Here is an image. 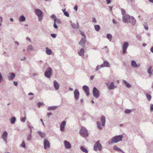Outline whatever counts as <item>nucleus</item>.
Instances as JSON below:
<instances>
[{"mask_svg": "<svg viewBox=\"0 0 153 153\" xmlns=\"http://www.w3.org/2000/svg\"><path fill=\"white\" fill-rule=\"evenodd\" d=\"M123 21L126 23H131L133 25H135L136 22L135 19L133 17L130 16L129 15H126V16L123 15Z\"/></svg>", "mask_w": 153, "mask_h": 153, "instance_id": "nucleus-1", "label": "nucleus"}, {"mask_svg": "<svg viewBox=\"0 0 153 153\" xmlns=\"http://www.w3.org/2000/svg\"><path fill=\"white\" fill-rule=\"evenodd\" d=\"M123 136L122 135L116 136L112 138L109 141L108 144H111L114 143H117L122 140Z\"/></svg>", "mask_w": 153, "mask_h": 153, "instance_id": "nucleus-2", "label": "nucleus"}, {"mask_svg": "<svg viewBox=\"0 0 153 153\" xmlns=\"http://www.w3.org/2000/svg\"><path fill=\"white\" fill-rule=\"evenodd\" d=\"M34 12L38 17L39 21V22H41L43 16V12L40 10L38 9H35Z\"/></svg>", "mask_w": 153, "mask_h": 153, "instance_id": "nucleus-3", "label": "nucleus"}, {"mask_svg": "<svg viewBox=\"0 0 153 153\" xmlns=\"http://www.w3.org/2000/svg\"><path fill=\"white\" fill-rule=\"evenodd\" d=\"M80 134L84 137H86L88 136L87 130L85 128L82 127L79 131Z\"/></svg>", "mask_w": 153, "mask_h": 153, "instance_id": "nucleus-4", "label": "nucleus"}, {"mask_svg": "<svg viewBox=\"0 0 153 153\" xmlns=\"http://www.w3.org/2000/svg\"><path fill=\"white\" fill-rule=\"evenodd\" d=\"M52 73V70L51 68L48 67L44 75L45 77L50 78Z\"/></svg>", "mask_w": 153, "mask_h": 153, "instance_id": "nucleus-5", "label": "nucleus"}, {"mask_svg": "<svg viewBox=\"0 0 153 153\" xmlns=\"http://www.w3.org/2000/svg\"><path fill=\"white\" fill-rule=\"evenodd\" d=\"M92 92L93 95L95 97L97 98L99 97L100 95V92L95 87L93 88Z\"/></svg>", "mask_w": 153, "mask_h": 153, "instance_id": "nucleus-6", "label": "nucleus"}, {"mask_svg": "<svg viewBox=\"0 0 153 153\" xmlns=\"http://www.w3.org/2000/svg\"><path fill=\"white\" fill-rule=\"evenodd\" d=\"M97 148L100 151H101L102 149V145L99 143V141H97L94 146V150L96 151L97 150Z\"/></svg>", "mask_w": 153, "mask_h": 153, "instance_id": "nucleus-7", "label": "nucleus"}, {"mask_svg": "<svg viewBox=\"0 0 153 153\" xmlns=\"http://www.w3.org/2000/svg\"><path fill=\"white\" fill-rule=\"evenodd\" d=\"M106 86L108 87V89L110 90L114 89L115 88H117V87L114 85L113 82H109L106 83Z\"/></svg>", "mask_w": 153, "mask_h": 153, "instance_id": "nucleus-8", "label": "nucleus"}, {"mask_svg": "<svg viewBox=\"0 0 153 153\" xmlns=\"http://www.w3.org/2000/svg\"><path fill=\"white\" fill-rule=\"evenodd\" d=\"M129 45L128 43L127 42H125L124 43L123 46V54H125L126 53V50Z\"/></svg>", "mask_w": 153, "mask_h": 153, "instance_id": "nucleus-9", "label": "nucleus"}, {"mask_svg": "<svg viewBox=\"0 0 153 153\" xmlns=\"http://www.w3.org/2000/svg\"><path fill=\"white\" fill-rule=\"evenodd\" d=\"M44 148L46 149L47 148H50V143L47 138H45L44 141Z\"/></svg>", "mask_w": 153, "mask_h": 153, "instance_id": "nucleus-10", "label": "nucleus"}, {"mask_svg": "<svg viewBox=\"0 0 153 153\" xmlns=\"http://www.w3.org/2000/svg\"><path fill=\"white\" fill-rule=\"evenodd\" d=\"M86 38H82L80 42H79V44L82 46V47H84L85 46L86 42Z\"/></svg>", "mask_w": 153, "mask_h": 153, "instance_id": "nucleus-11", "label": "nucleus"}, {"mask_svg": "<svg viewBox=\"0 0 153 153\" xmlns=\"http://www.w3.org/2000/svg\"><path fill=\"white\" fill-rule=\"evenodd\" d=\"M74 97L76 100H78L79 99V93L77 89H76L74 92Z\"/></svg>", "mask_w": 153, "mask_h": 153, "instance_id": "nucleus-12", "label": "nucleus"}, {"mask_svg": "<svg viewBox=\"0 0 153 153\" xmlns=\"http://www.w3.org/2000/svg\"><path fill=\"white\" fill-rule=\"evenodd\" d=\"M66 121L65 120L63 121L60 124V130L62 131H64L65 130V127L66 126Z\"/></svg>", "mask_w": 153, "mask_h": 153, "instance_id": "nucleus-13", "label": "nucleus"}, {"mask_svg": "<svg viewBox=\"0 0 153 153\" xmlns=\"http://www.w3.org/2000/svg\"><path fill=\"white\" fill-rule=\"evenodd\" d=\"M8 134L6 131H4L2 134L1 138L4 140L5 142L6 143H7V137Z\"/></svg>", "mask_w": 153, "mask_h": 153, "instance_id": "nucleus-14", "label": "nucleus"}, {"mask_svg": "<svg viewBox=\"0 0 153 153\" xmlns=\"http://www.w3.org/2000/svg\"><path fill=\"white\" fill-rule=\"evenodd\" d=\"M82 88L83 90L85 92L87 96H88L89 94V88L88 86H87L84 85L83 87Z\"/></svg>", "mask_w": 153, "mask_h": 153, "instance_id": "nucleus-15", "label": "nucleus"}, {"mask_svg": "<svg viewBox=\"0 0 153 153\" xmlns=\"http://www.w3.org/2000/svg\"><path fill=\"white\" fill-rule=\"evenodd\" d=\"M109 66L110 64L107 61H105L103 62V63L100 66V68H102L103 67H109Z\"/></svg>", "mask_w": 153, "mask_h": 153, "instance_id": "nucleus-16", "label": "nucleus"}, {"mask_svg": "<svg viewBox=\"0 0 153 153\" xmlns=\"http://www.w3.org/2000/svg\"><path fill=\"white\" fill-rule=\"evenodd\" d=\"M64 145L65 147L67 149H69L71 147L70 143L66 140L64 141Z\"/></svg>", "mask_w": 153, "mask_h": 153, "instance_id": "nucleus-17", "label": "nucleus"}, {"mask_svg": "<svg viewBox=\"0 0 153 153\" xmlns=\"http://www.w3.org/2000/svg\"><path fill=\"white\" fill-rule=\"evenodd\" d=\"M53 86L56 90H58L59 89V85L55 80L53 81Z\"/></svg>", "mask_w": 153, "mask_h": 153, "instance_id": "nucleus-18", "label": "nucleus"}, {"mask_svg": "<svg viewBox=\"0 0 153 153\" xmlns=\"http://www.w3.org/2000/svg\"><path fill=\"white\" fill-rule=\"evenodd\" d=\"M15 75L14 73H10V76H8V79L9 80H11L13 79L15 77Z\"/></svg>", "mask_w": 153, "mask_h": 153, "instance_id": "nucleus-19", "label": "nucleus"}, {"mask_svg": "<svg viewBox=\"0 0 153 153\" xmlns=\"http://www.w3.org/2000/svg\"><path fill=\"white\" fill-rule=\"evenodd\" d=\"M131 65L134 68L136 67H139L140 66V64H139L138 65L137 64L135 61L134 60H132L131 62Z\"/></svg>", "mask_w": 153, "mask_h": 153, "instance_id": "nucleus-20", "label": "nucleus"}, {"mask_svg": "<svg viewBox=\"0 0 153 153\" xmlns=\"http://www.w3.org/2000/svg\"><path fill=\"white\" fill-rule=\"evenodd\" d=\"M101 121L102 123V125L103 126H105V118L104 116L102 115L101 118Z\"/></svg>", "mask_w": 153, "mask_h": 153, "instance_id": "nucleus-21", "label": "nucleus"}, {"mask_svg": "<svg viewBox=\"0 0 153 153\" xmlns=\"http://www.w3.org/2000/svg\"><path fill=\"white\" fill-rule=\"evenodd\" d=\"M25 18L23 15L21 16L19 18V21L20 22H24L25 21Z\"/></svg>", "mask_w": 153, "mask_h": 153, "instance_id": "nucleus-22", "label": "nucleus"}, {"mask_svg": "<svg viewBox=\"0 0 153 153\" xmlns=\"http://www.w3.org/2000/svg\"><path fill=\"white\" fill-rule=\"evenodd\" d=\"M46 53L48 55H50L51 54L52 52L50 49L47 47L46 48Z\"/></svg>", "mask_w": 153, "mask_h": 153, "instance_id": "nucleus-23", "label": "nucleus"}, {"mask_svg": "<svg viewBox=\"0 0 153 153\" xmlns=\"http://www.w3.org/2000/svg\"><path fill=\"white\" fill-rule=\"evenodd\" d=\"M58 107V106H53L49 107L48 108V110H53L56 109Z\"/></svg>", "mask_w": 153, "mask_h": 153, "instance_id": "nucleus-24", "label": "nucleus"}, {"mask_svg": "<svg viewBox=\"0 0 153 153\" xmlns=\"http://www.w3.org/2000/svg\"><path fill=\"white\" fill-rule=\"evenodd\" d=\"M16 118L15 117H11L10 119L11 123L12 124L14 123L16 121Z\"/></svg>", "mask_w": 153, "mask_h": 153, "instance_id": "nucleus-25", "label": "nucleus"}, {"mask_svg": "<svg viewBox=\"0 0 153 153\" xmlns=\"http://www.w3.org/2000/svg\"><path fill=\"white\" fill-rule=\"evenodd\" d=\"M84 50L83 48L81 49L80 51L78 52L80 56H84Z\"/></svg>", "mask_w": 153, "mask_h": 153, "instance_id": "nucleus-26", "label": "nucleus"}, {"mask_svg": "<svg viewBox=\"0 0 153 153\" xmlns=\"http://www.w3.org/2000/svg\"><path fill=\"white\" fill-rule=\"evenodd\" d=\"M80 149L82 152L85 153H88V151L87 149L85 148L83 146H81L80 147Z\"/></svg>", "mask_w": 153, "mask_h": 153, "instance_id": "nucleus-27", "label": "nucleus"}, {"mask_svg": "<svg viewBox=\"0 0 153 153\" xmlns=\"http://www.w3.org/2000/svg\"><path fill=\"white\" fill-rule=\"evenodd\" d=\"M38 133L39 134L42 138H44L45 137V134L44 133L40 131H38Z\"/></svg>", "mask_w": 153, "mask_h": 153, "instance_id": "nucleus-28", "label": "nucleus"}, {"mask_svg": "<svg viewBox=\"0 0 153 153\" xmlns=\"http://www.w3.org/2000/svg\"><path fill=\"white\" fill-rule=\"evenodd\" d=\"M106 37L110 41H111L112 39V35L110 34H107L106 35Z\"/></svg>", "mask_w": 153, "mask_h": 153, "instance_id": "nucleus-29", "label": "nucleus"}, {"mask_svg": "<svg viewBox=\"0 0 153 153\" xmlns=\"http://www.w3.org/2000/svg\"><path fill=\"white\" fill-rule=\"evenodd\" d=\"M123 82V83L125 84L127 87L128 88H129L131 87V85L129 83H128L126 80H124Z\"/></svg>", "mask_w": 153, "mask_h": 153, "instance_id": "nucleus-30", "label": "nucleus"}, {"mask_svg": "<svg viewBox=\"0 0 153 153\" xmlns=\"http://www.w3.org/2000/svg\"><path fill=\"white\" fill-rule=\"evenodd\" d=\"M94 27L95 30L97 31H98L100 29V27L99 25H96L94 26Z\"/></svg>", "mask_w": 153, "mask_h": 153, "instance_id": "nucleus-31", "label": "nucleus"}, {"mask_svg": "<svg viewBox=\"0 0 153 153\" xmlns=\"http://www.w3.org/2000/svg\"><path fill=\"white\" fill-rule=\"evenodd\" d=\"M34 50V48L31 45H30L28 46V48H27V51L30 50L32 51Z\"/></svg>", "mask_w": 153, "mask_h": 153, "instance_id": "nucleus-32", "label": "nucleus"}, {"mask_svg": "<svg viewBox=\"0 0 153 153\" xmlns=\"http://www.w3.org/2000/svg\"><path fill=\"white\" fill-rule=\"evenodd\" d=\"M114 149L115 151H117L119 152H122V150L121 149L118 148L116 146H115L114 147Z\"/></svg>", "mask_w": 153, "mask_h": 153, "instance_id": "nucleus-33", "label": "nucleus"}, {"mask_svg": "<svg viewBox=\"0 0 153 153\" xmlns=\"http://www.w3.org/2000/svg\"><path fill=\"white\" fill-rule=\"evenodd\" d=\"M152 66H150L148 68V70H147V72L148 73L150 74H152V73L151 71V70H152Z\"/></svg>", "mask_w": 153, "mask_h": 153, "instance_id": "nucleus-34", "label": "nucleus"}, {"mask_svg": "<svg viewBox=\"0 0 153 153\" xmlns=\"http://www.w3.org/2000/svg\"><path fill=\"white\" fill-rule=\"evenodd\" d=\"M97 126L99 129H101L102 128V127L100 126V122L97 121Z\"/></svg>", "mask_w": 153, "mask_h": 153, "instance_id": "nucleus-35", "label": "nucleus"}, {"mask_svg": "<svg viewBox=\"0 0 153 153\" xmlns=\"http://www.w3.org/2000/svg\"><path fill=\"white\" fill-rule=\"evenodd\" d=\"M136 38L138 40L141 41L142 40L141 36L140 34H137L136 35Z\"/></svg>", "mask_w": 153, "mask_h": 153, "instance_id": "nucleus-36", "label": "nucleus"}, {"mask_svg": "<svg viewBox=\"0 0 153 153\" xmlns=\"http://www.w3.org/2000/svg\"><path fill=\"white\" fill-rule=\"evenodd\" d=\"M72 27L74 29H77L78 27H77L76 25L75 24H71Z\"/></svg>", "mask_w": 153, "mask_h": 153, "instance_id": "nucleus-37", "label": "nucleus"}, {"mask_svg": "<svg viewBox=\"0 0 153 153\" xmlns=\"http://www.w3.org/2000/svg\"><path fill=\"white\" fill-rule=\"evenodd\" d=\"M146 97L148 99V100L149 101H150L151 100L152 98L151 96L148 94H146Z\"/></svg>", "mask_w": 153, "mask_h": 153, "instance_id": "nucleus-38", "label": "nucleus"}, {"mask_svg": "<svg viewBox=\"0 0 153 153\" xmlns=\"http://www.w3.org/2000/svg\"><path fill=\"white\" fill-rule=\"evenodd\" d=\"M20 146L23 148H25L26 147V145L24 141H22V143L20 145Z\"/></svg>", "mask_w": 153, "mask_h": 153, "instance_id": "nucleus-39", "label": "nucleus"}, {"mask_svg": "<svg viewBox=\"0 0 153 153\" xmlns=\"http://www.w3.org/2000/svg\"><path fill=\"white\" fill-rule=\"evenodd\" d=\"M80 32L81 35L84 37L83 38H86V36L85 35L84 33L83 32L81 31V30L80 31Z\"/></svg>", "mask_w": 153, "mask_h": 153, "instance_id": "nucleus-40", "label": "nucleus"}, {"mask_svg": "<svg viewBox=\"0 0 153 153\" xmlns=\"http://www.w3.org/2000/svg\"><path fill=\"white\" fill-rule=\"evenodd\" d=\"M131 112V110L128 109H126L125 111V112L126 114H129Z\"/></svg>", "mask_w": 153, "mask_h": 153, "instance_id": "nucleus-41", "label": "nucleus"}, {"mask_svg": "<svg viewBox=\"0 0 153 153\" xmlns=\"http://www.w3.org/2000/svg\"><path fill=\"white\" fill-rule=\"evenodd\" d=\"M31 134H30L27 137V140L28 141L30 140L31 139Z\"/></svg>", "mask_w": 153, "mask_h": 153, "instance_id": "nucleus-42", "label": "nucleus"}, {"mask_svg": "<svg viewBox=\"0 0 153 153\" xmlns=\"http://www.w3.org/2000/svg\"><path fill=\"white\" fill-rule=\"evenodd\" d=\"M28 127L30 128V134H31V133L32 132V128H33V127L31 126L30 125H28Z\"/></svg>", "mask_w": 153, "mask_h": 153, "instance_id": "nucleus-43", "label": "nucleus"}, {"mask_svg": "<svg viewBox=\"0 0 153 153\" xmlns=\"http://www.w3.org/2000/svg\"><path fill=\"white\" fill-rule=\"evenodd\" d=\"M26 120V117H22L21 119V122H24Z\"/></svg>", "mask_w": 153, "mask_h": 153, "instance_id": "nucleus-44", "label": "nucleus"}, {"mask_svg": "<svg viewBox=\"0 0 153 153\" xmlns=\"http://www.w3.org/2000/svg\"><path fill=\"white\" fill-rule=\"evenodd\" d=\"M44 105V103L42 102H39L38 103V106L39 108H40V106Z\"/></svg>", "mask_w": 153, "mask_h": 153, "instance_id": "nucleus-45", "label": "nucleus"}, {"mask_svg": "<svg viewBox=\"0 0 153 153\" xmlns=\"http://www.w3.org/2000/svg\"><path fill=\"white\" fill-rule=\"evenodd\" d=\"M64 14L65 16L67 17H69V14L67 12H64Z\"/></svg>", "mask_w": 153, "mask_h": 153, "instance_id": "nucleus-46", "label": "nucleus"}, {"mask_svg": "<svg viewBox=\"0 0 153 153\" xmlns=\"http://www.w3.org/2000/svg\"><path fill=\"white\" fill-rule=\"evenodd\" d=\"M121 12L123 16L124 15V14L125 13V11L123 9H121Z\"/></svg>", "mask_w": 153, "mask_h": 153, "instance_id": "nucleus-47", "label": "nucleus"}, {"mask_svg": "<svg viewBox=\"0 0 153 153\" xmlns=\"http://www.w3.org/2000/svg\"><path fill=\"white\" fill-rule=\"evenodd\" d=\"M51 36L53 38H55L56 37V35L55 34L52 33L51 34Z\"/></svg>", "mask_w": 153, "mask_h": 153, "instance_id": "nucleus-48", "label": "nucleus"}, {"mask_svg": "<svg viewBox=\"0 0 153 153\" xmlns=\"http://www.w3.org/2000/svg\"><path fill=\"white\" fill-rule=\"evenodd\" d=\"M92 22L95 23H96L97 22L96 19L95 17L92 18Z\"/></svg>", "mask_w": 153, "mask_h": 153, "instance_id": "nucleus-49", "label": "nucleus"}, {"mask_svg": "<svg viewBox=\"0 0 153 153\" xmlns=\"http://www.w3.org/2000/svg\"><path fill=\"white\" fill-rule=\"evenodd\" d=\"M51 18L52 19H55L56 17V16L55 15L53 14V15H52L51 16Z\"/></svg>", "mask_w": 153, "mask_h": 153, "instance_id": "nucleus-50", "label": "nucleus"}, {"mask_svg": "<svg viewBox=\"0 0 153 153\" xmlns=\"http://www.w3.org/2000/svg\"><path fill=\"white\" fill-rule=\"evenodd\" d=\"M53 27L55 29H57L58 28V26L55 23H53Z\"/></svg>", "mask_w": 153, "mask_h": 153, "instance_id": "nucleus-51", "label": "nucleus"}, {"mask_svg": "<svg viewBox=\"0 0 153 153\" xmlns=\"http://www.w3.org/2000/svg\"><path fill=\"white\" fill-rule=\"evenodd\" d=\"M150 111H153V104L150 105Z\"/></svg>", "mask_w": 153, "mask_h": 153, "instance_id": "nucleus-52", "label": "nucleus"}, {"mask_svg": "<svg viewBox=\"0 0 153 153\" xmlns=\"http://www.w3.org/2000/svg\"><path fill=\"white\" fill-rule=\"evenodd\" d=\"M3 79L2 76L1 75V73L0 72V83L1 82V80Z\"/></svg>", "mask_w": 153, "mask_h": 153, "instance_id": "nucleus-53", "label": "nucleus"}, {"mask_svg": "<svg viewBox=\"0 0 153 153\" xmlns=\"http://www.w3.org/2000/svg\"><path fill=\"white\" fill-rule=\"evenodd\" d=\"M57 22H56L57 23H58V24H61V21L59 19H57Z\"/></svg>", "mask_w": 153, "mask_h": 153, "instance_id": "nucleus-54", "label": "nucleus"}, {"mask_svg": "<svg viewBox=\"0 0 153 153\" xmlns=\"http://www.w3.org/2000/svg\"><path fill=\"white\" fill-rule=\"evenodd\" d=\"M74 9L76 11H77L78 9V7L77 5H76L74 6Z\"/></svg>", "mask_w": 153, "mask_h": 153, "instance_id": "nucleus-55", "label": "nucleus"}, {"mask_svg": "<svg viewBox=\"0 0 153 153\" xmlns=\"http://www.w3.org/2000/svg\"><path fill=\"white\" fill-rule=\"evenodd\" d=\"M26 59H27V58L26 57L24 56L23 58H21V61H24V60H26Z\"/></svg>", "mask_w": 153, "mask_h": 153, "instance_id": "nucleus-56", "label": "nucleus"}, {"mask_svg": "<svg viewBox=\"0 0 153 153\" xmlns=\"http://www.w3.org/2000/svg\"><path fill=\"white\" fill-rule=\"evenodd\" d=\"M112 22L114 24H116L117 23V22L114 19H113Z\"/></svg>", "mask_w": 153, "mask_h": 153, "instance_id": "nucleus-57", "label": "nucleus"}, {"mask_svg": "<svg viewBox=\"0 0 153 153\" xmlns=\"http://www.w3.org/2000/svg\"><path fill=\"white\" fill-rule=\"evenodd\" d=\"M13 84L15 86H17L18 85V83L17 82H13Z\"/></svg>", "mask_w": 153, "mask_h": 153, "instance_id": "nucleus-58", "label": "nucleus"}, {"mask_svg": "<svg viewBox=\"0 0 153 153\" xmlns=\"http://www.w3.org/2000/svg\"><path fill=\"white\" fill-rule=\"evenodd\" d=\"M26 40L27 41H31L30 39L28 37H27L26 38Z\"/></svg>", "mask_w": 153, "mask_h": 153, "instance_id": "nucleus-59", "label": "nucleus"}, {"mask_svg": "<svg viewBox=\"0 0 153 153\" xmlns=\"http://www.w3.org/2000/svg\"><path fill=\"white\" fill-rule=\"evenodd\" d=\"M107 4H109L111 3V1L110 0H106Z\"/></svg>", "mask_w": 153, "mask_h": 153, "instance_id": "nucleus-60", "label": "nucleus"}, {"mask_svg": "<svg viewBox=\"0 0 153 153\" xmlns=\"http://www.w3.org/2000/svg\"><path fill=\"white\" fill-rule=\"evenodd\" d=\"M57 19H58L56 18L55 19H53L54 23H56L57 22Z\"/></svg>", "mask_w": 153, "mask_h": 153, "instance_id": "nucleus-61", "label": "nucleus"}, {"mask_svg": "<svg viewBox=\"0 0 153 153\" xmlns=\"http://www.w3.org/2000/svg\"><path fill=\"white\" fill-rule=\"evenodd\" d=\"M99 69V66H97V67H96V69H95V71H97Z\"/></svg>", "mask_w": 153, "mask_h": 153, "instance_id": "nucleus-62", "label": "nucleus"}, {"mask_svg": "<svg viewBox=\"0 0 153 153\" xmlns=\"http://www.w3.org/2000/svg\"><path fill=\"white\" fill-rule=\"evenodd\" d=\"M51 115V113H47V116L48 117H49Z\"/></svg>", "mask_w": 153, "mask_h": 153, "instance_id": "nucleus-63", "label": "nucleus"}, {"mask_svg": "<svg viewBox=\"0 0 153 153\" xmlns=\"http://www.w3.org/2000/svg\"><path fill=\"white\" fill-rule=\"evenodd\" d=\"M150 51L151 52L153 53V46L151 48Z\"/></svg>", "mask_w": 153, "mask_h": 153, "instance_id": "nucleus-64", "label": "nucleus"}]
</instances>
